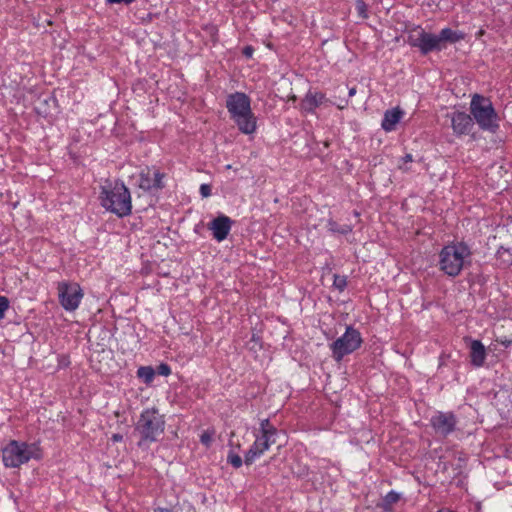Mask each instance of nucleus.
Returning <instances> with one entry per match:
<instances>
[{"label": "nucleus", "mask_w": 512, "mask_h": 512, "mask_svg": "<svg viewBox=\"0 0 512 512\" xmlns=\"http://www.w3.org/2000/svg\"><path fill=\"white\" fill-rule=\"evenodd\" d=\"M165 175L155 168L147 167L139 174L138 186L144 191L158 190L163 188Z\"/></svg>", "instance_id": "obj_11"}, {"label": "nucleus", "mask_w": 512, "mask_h": 512, "mask_svg": "<svg viewBox=\"0 0 512 512\" xmlns=\"http://www.w3.org/2000/svg\"><path fill=\"white\" fill-rule=\"evenodd\" d=\"M227 462L234 468H240L242 466V458L235 452L230 451L227 456Z\"/></svg>", "instance_id": "obj_21"}, {"label": "nucleus", "mask_w": 512, "mask_h": 512, "mask_svg": "<svg viewBox=\"0 0 512 512\" xmlns=\"http://www.w3.org/2000/svg\"><path fill=\"white\" fill-rule=\"evenodd\" d=\"M402 115L403 112L398 108L387 110L382 120V128L387 132L393 131L397 123L401 120Z\"/></svg>", "instance_id": "obj_18"}, {"label": "nucleus", "mask_w": 512, "mask_h": 512, "mask_svg": "<svg viewBox=\"0 0 512 512\" xmlns=\"http://www.w3.org/2000/svg\"><path fill=\"white\" fill-rule=\"evenodd\" d=\"M497 341L508 346L512 343V321L508 320L501 327L497 328L496 332Z\"/></svg>", "instance_id": "obj_19"}, {"label": "nucleus", "mask_w": 512, "mask_h": 512, "mask_svg": "<svg viewBox=\"0 0 512 512\" xmlns=\"http://www.w3.org/2000/svg\"><path fill=\"white\" fill-rule=\"evenodd\" d=\"M135 0H107L108 3L110 4H120V3H124L126 5H129L131 4L132 2H134Z\"/></svg>", "instance_id": "obj_30"}, {"label": "nucleus", "mask_w": 512, "mask_h": 512, "mask_svg": "<svg viewBox=\"0 0 512 512\" xmlns=\"http://www.w3.org/2000/svg\"><path fill=\"white\" fill-rule=\"evenodd\" d=\"M279 436L278 430L264 419L260 423V428L255 434V441L250 446L244 457V463L251 465L259 459L272 445L276 444Z\"/></svg>", "instance_id": "obj_4"}, {"label": "nucleus", "mask_w": 512, "mask_h": 512, "mask_svg": "<svg viewBox=\"0 0 512 512\" xmlns=\"http://www.w3.org/2000/svg\"><path fill=\"white\" fill-rule=\"evenodd\" d=\"M155 512H172V511L169 510V509L158 508V509L155 510Z\"/></svg>", "instance_id": "obj_35"}, {"label": "nucleus", "mask_w": 512, "mask_h": 512, "mask_svg": "<svg viewBox=\"0 0 512 512\" xmlns=\"http://www.w3.org/2000/svg\"><path fill=\"white\" fill-rule=\"evenodd\" d=\"M200 440L205 446H209L212 442V433L205 431L201 434Z\"/></svg>", "instance_id": "obj_27"}, {"label": "nucleus", "mask_w": 512, "mask_h": 512, "mask_svg": "<svg viewBox=\"0 0 512 512\" xmlns=\"http://www.w3.org/2000/svg\"><path fill=\"white\" fill-rule=\"evenodd\" d=\"M470 113L481 129L490 132L498 129L499 118L488 98L475 94L470 103Z\"/></svg>", "instance_id": "obj_6"}, {"label": "nucleus", "mask_w": 512, "mask_h": 512, "mask_svg": "<svg viewBox=\"0 0 512 512\" xmlns=\"http://www.w3.org/2000/svg\"><path fill=\"white\" fill-rule=\"evenodd\" d=\"M413 161V157L411 154H406L403 158H401L398 167L399 169L403 171H409L410 168L408 167V164Z\"/></svg>", "instance_id": "obj_23"}, {"label": "nucleus", "mask_w": 512, "mask_h": 512, "mask_svg": "<svg viewBox=\"0 0 512 512\" xmlns=\"http://www.w3.org/2000/svg\"><path fill=\"white\" fill-rule=\"evenodd\" d=\"M470 358L471 363L476 367H481L486 358V350L479 340H470Z\"/></svg>", "instance_id": "obj_16"}, {"label": "nucleus", "mask_w": 512, "mask_h": 512, "mask_svg": "<svg viewBox=\"0 0 512 512\" xmlns=\"http://www.w3.org/2000/svg\"><path fill=\"white\" fill-rule=\"evenodd\" d=\"M158 373L163 375V376H168L171 373V369H170V367L167 364H161L158 367Z\"/></svg>", "instance_id": "obj_29"}, {"label": "nucleus", "mask_w": 512, "mask_h": 512, "mask_svg": "<svg viewBox=\"0 0 512 512\" xmlns=\"http://www.w3.org/2000/svg\"><path fill=\"white\" fill-rule=\"evenodd\" d=\"M37 448L24 442L10 441L2 450V458L6 467L16 468L37 457Z\"/></svg>", "instance_id": "obj_7"}, {"label": "nucleus", "mask_w": 512, "mask_h": 512, "mask_svg": "<svg viewBox=\"0 0 512 512\" xmlns=\"http://www.w3.org/2000/svg\"><path fill=\"white\" fill-rule=\"evenodd\" d=\"M165 421L155 408L144 410L136 425V431L140 434L141 439L138 445L157 441L158 437L164 432Z\"/></svg>", "instance_id": "obj_5"}, {"label": "nucleus", "mask_w": 512, "mask_h": 512, "mask_svg": "<svg viewBox=\"0 0 512 512\" xmlns=\"http://www.w3.org/2000/svg\"><path fill=\"white\" fill-rule=\"evenodd\" d=\"M330 226H331V230H334V231L336 230L334 227V224L331 223Z\"/></svg>", "instance_id": "obj_37"}, {"label": "nucleus", "mask_w": 512, "mask_h": 512, "mask_svg": "<svg viewBox=\"0 0 512 512\" xmlns=\"http://www.w3.org/2000/svg\"><path fill=\"white\" fill-rule=\"evenodd\" d=\"M9 308V300L5 296H0V319L4 318L5 312Z\"/></svg>", "instance_id": "obj_25"}, {"label": "nucleus", "mask_w": 512, "mask_h": 512, "mask_svg": "<svg viewBox=\"0 0 512 512\" xmlns=\"http://www.w3.org/2000/svg\"><path fill=\"white\" fill-rule=\"evenodd\" d=\"M200 194L204 198L209 197L211 195V186L209 184H202L200 186Z\"/></svg>", "instance_id": "obj_28"}, {"label": "nucleus", "mask_w": 512, "mask_h": 512, "mask_svg": "<svg viewBox=\"0 0 512 512\" xmlns=\"http://www.w3.org/2000/svg\"><path fill=\"white\" fill-rule=\"evenodd\" d=\"M451 126L456 135H465L471 131L473 119L464 112H455L451 116Z\"/></svg>", "instance_id": "obj_14"}, {"label": "nucleus", "mask_w": 512, "mask_h": 512, "mask_svg": "<svg viewBox=\"0 0 512 512\" xmlns=\"http://www.w3.org/2000/svg\"><path fill=\"white\" fill-rule=\"evenodd\" d=\"M470 262V248L462 242L446 245L439 253V269L450 277L458 276Z\"/></svg>", "instance_id": "obj_2"}, {"label": "nucleus", "mask_w": 512, "mask_h": 512, "mask_svg": "<svg viewBox=\"0 0 512 512\" xmlns=\"http://www.w3.org/2000/svg\"><path fill=\"white\" fill-rule=\"evenodd\" d=\"M439 36L443 49H445L448 44H456L465 38V34L462 31L453 30L451 28H443L440 31Z\"/></svg>", "instance_id": "obj_17"}, {"label": "nucleus", "mask_w": 512, "mask_h": 512, "mask_svg": "<svg viewBox=\"0 0 512 512\" xmlns=\"http://www.w3.org/2000/svg\"><path fill=\"white\" fill-rule=\"evenodd\" d=\"M333 284L339 290H343L344 287L346 286V279L345 277L342 276H335Z\"/></svg>", "instance_id": "obj_26"}, {"label": "nucleus", "mask_w": 512, "mask_h": 512, "mask_svg": "<svg viewBox=\"0 0 512 512\" xmlns=\"http://www.w3.org/2000/svg\"><path fill=\"white\" fill-rule=\"evenodd\" d=\"M226 107L231 119L243 134H253L257 128L256 117L251 110L249 97L241 92L230 94Z\"/></svg>", "instance_id": "obj_1"}, {"label": "nucleus", "mask_w": 512, "mask_h": 512, "mask_svg": "<svg viewBox=\"0 0 512 512\" xmlns=\"http://www.w3.org/2000/svg\"><path fill=\"white\" fill-rule=\"evenodd\" d=\"M398 500H399V494H397L396 492H393V491L389 492L384 498V502H385L386 506H391L392 504L396 503Z\"/></svg>", "instance_id": "obj_24"}, {"label": "nucleus", "mask_w": 512, "mask_h": 512, "mask_svg": "<svg viewBox=\"0 0 512 512\" xmlns=\"http://www.w3.org/2000/svg\"><path fill=\"white\" fill-rule=\"evenodd\" d=\"M243 53H244L245 56L251 57L252 54H253V48L250 47V46H247V47L244 48Z\"/></svg>", "instance_id": "obj_31"}, {"label": "nucleus", "mask_w": 512, "mask_h": 512, "mask_svg": "<svg viewBox=\"0 0 512 512\" xmlns=\"http://www.w3.org/2000/svg\"><path fill=\"white\" fill-rule=\"evenodd\" d=\"M356 11L361 18H367V5L363 0H357L355 4Z\"/></svg>", "instance_id": "obj_22"}, {"label": "nucleus", "mask_w": 512, "mask_h": 512, "mask_svg": "<svg viewBox=\"0 0 512 512\" xmlns=\"http://www.w3.org/2000/svg\"><path fill=\"white\" fill-rule=\"evenodd\" d=\"M361 343L360 332L352 327H347L345 333L330 345L332 356L336 361H340L345 355L357 350Z\"/></svg>", "instance_id": "obj_8"}, {"label": "nucleus", "mask_w": 512, "mask_h": 512, "mask_svg": "<svg viewBox=\"0 0 512 512\" xmlns=\"http://www.w3.org/2000/svg\"><path fill=\"white\" fill-rule=\"evenodd\" d=\"M57 291L59 302L66 311H75L84 296L82 288L75 282H59Z\"/></svg>", "instance_id": "obj_10"}, {"label": "nucleus", "mask_w": 512, "mask_h": 512, "mask_svg": "<svg viewBox=\"0 0 512 512\" xmlns=\"http://www.w3.org/2000/svg\"><path fill=\"white\" fill-rule=\"evenodd\" d=\"M408 42L417 47L422 54L443 50L439 34L426 32L421 27H416L409 32Z\"/></svg>", "instance_id": "obj_9"}, {"label": "nucleus", "mask_w": 512, "mask_h": 512, "mask_svg": "<svg viewBox=\"0 0 512 512\" xmlns=\"http://www.w3.org/2000/svg\"><path fill=\"white\" fill-rule=\"evenodd\" d=\"M431 424L438 434L446 436L454 430L456 421L452 414L437 413L431 418Z\"/></svg>", "instance_id": "obj_12"}, {"label": "nucleus", "mask_w": 512, "mask_h": 512, "mask_svg": "<svg viewBox=\"0 0 512 512\" xmlns=\"http://www.w3.org/2000/svg\"><path fill=\"white\" fill-rule=\"evenodd\" d=\"M356 94V89L353 87L349 90V96L352 97Z\"/></svg>", "instance_id": "obj_34"}, {"label": "nucleus", "mask_w": 512, "mask_h": 512, "mask_svg": "<svg viewBox=\"0 0 512 512\" xmlns=\"http://www.w3.org/2000/svg\"><path fill=\"white\" fill-rule=\"evenodd\" d=\"M232 221L228 216L220 215L209 223V229L213 237L221 242L228 236L231 230Z\"/></svg>", "instance_id": "obj_13"}, {"label": "nucleus", "mask_w": 512, "mask_h": 512, "mask_svg": "<svg viewBox=\"0 0 512 512\" xmlns=\"http://www.w3.org/2000/svg\"><path fill=\"white\" fill-rule=\"evenodd\" d=\"M340 233H347V232H350L351 231V227L349 226H345L344 228H342L341 230H338Z\"/></svg>", "instance_id": "obj_33"}, {"label": "nucleus", "mask_w": 512, "mask_h": 512, "mask_svg": "<svg viewBox=\"0 0 512 512\" xmlns=\"http://www.w3.org/2000/svg\"><path fill=\"white\" fill-rule=\"evenodd\" d=\"M137 376L146 384H149L154 379L155 371L151 366H142L138 369Z\"/></svg>", "instance_id": "obj_20"}, {"label": "nucleus", "mask_w": 512, "mask_h": 512, "mask_svg": "<svg viewBox=\"0 0 512 512\" xmlns=\"http://www.w3.org/2000/svg\"><path fill=\"white\" fill-rule=\"evenodd\" d=\"M327 102L324 94L309 91L301 102V109L306 112H314V110Z\"/></svg>", "instance_id": "obj_15"}, {"label": "nucleus", "mask_w": 512, "mask_h": 512, "mask_svg": "<svg viewBox=\"0 0 512 512\" xmlns=\"http://www.w3.org/2000/svg\"><path fill=\"white\" fill-rule=\"evenodd\" d=\"M122 439H123V436H122V435H120V434H114V435L112 436V440H113L114 442H119V441H121Z\"/></svg>", "instance_id": "obj_32"}, {"label": "nucleus", "mask_w": 512, "mask_h": 512, "mask_svg": "<svg viewBox=\"0 0 512 512\" xmlns=\"http://www.w3.org/2000/svg\"><path fill=\"white\" fill-rule=\"evenodd\" d=\"M102 206L116 215L123 217L131 212V196L128 188L120 182L107 183L102 186L100 195Z\"/></svg>", "instance_id": "obj_3"}, {"label": "nucleus", "mask_w": 512, "mask_h": 512, "mask_svg": "<svg viewBox=\"0 0 512 512\" xmlns=\"http://www.w3.org/2000/svg\"><path fill=\"white\" fill-rule=\"evenodd\" d=\"M344 107H345V104H343V103H340V105H338L339 109H343Z\"/></svg>", "instance_id": "obj_36"}]
</instances>
